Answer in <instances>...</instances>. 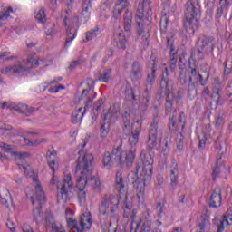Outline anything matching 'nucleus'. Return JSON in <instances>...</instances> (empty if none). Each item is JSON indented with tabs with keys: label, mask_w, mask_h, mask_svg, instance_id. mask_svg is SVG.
Here are the masks:
<instances>
[{
	"label": "nucleus",
	"mask_w": 232,
	"mask_h": 232,
	"mask_svg": "<svg viewBox=\"0 0 232 232\" xmlns=\"http://www.w3.org/2000/svg\"><path fill=\"white\" fill-rule=\"evenodd\" d=\"M11 155H14V157H16V159H19L20 160L24 159L25 157H28L27 152L13 151V152H11Z\"/></svg>",
	"instance_id": "nucleus-49"
},
{
	"label": "nucleus",
	"mask_w": 232,
	"mask_h": 232,
	"mask_svg": "<svg viewBox=\"0 0 232 232\" xmlns=\"http://www.w3.org/2000/svg\"><path fill=\"white\" fill-rule=\"evenodd\" d=\"M39 67V60L35 58V54L31 55L27 58L25 63V66L23 65L21 62H17L12 66L5 67L2 72L3 73H14V75H24L26 72H30L31 68H38Z\"/></svg>",
	"instance_id": "nucleus-9"
},
{
	"label": "nucleus",
	"mask_w": 232,
	"mask_h": 232,
	"mask_svg": "<svg viewBox=\"0 0 232 232\" xmlns=\"http://www.w3.org/2000/svg\"><path fill=\"white\" fill-rule=\"evenodd\" d=\"M222 204V190L220 188H216L209 198V208H218Z\"/></svg>",
	"instance_id": "nucleus-15"
},
{
	"label": "nucleus",
	"mask_w": 232,
	"mask_h": 232,
	"mask_svg": "<svg viewBox=\"0 0 232 232\" xmlns=\"http://www.w3.org/2000/svg\"><path fill=\"white\" fill-rule=\"evenodd\" d=\"M118 47L121 48V50H126V39L120 40Z\"/></svg>",
	"instance_id": "nucleus-61"
},
{
	"label": "nucleus",
	"mask_w": 232,
	"mask_h": 232,
	"mask_svg": "<svg viewBox=\"0 0 232 232\" xmlns=\"http://www.w3.org/2000/svg\"><path fill=\"white\" fill-rule=\"evenodd\" d=\"M222 159V155H219V157L217 158L216 165L212 171V179L215 181L217 180V178H218V175L220 173V166H218V160Z\"/></svg>",
	"instance_id": "nucleus-35"
},
{
	"label": "nucleus",
	"mask_w": 232,
	"mask_h": 232,
	"mask_svg": "<svg viewBox=\"0 0 232 232\" xmlns=\"http://www.w3.org/2000/svg\"><path fill=\"white\" fill-rule=\"evenodd\" d=\"M102 162L103 166H109V168H111L115 164V160L110 151H106L103 154Z\"/></svg>",
	"instance_id": "nucleus-30"
},
{
	"label": "nucleus",
	"mask_w": 232,
	"mask_h": 232,
	"mask_svg": "<svg viewBox=\"0 0 232 232\" xmlns=\"http://www.w3.org/2000/svg\"><path fill=\"white\" fill-rule=\"evenodd\" d=\"M75 189L73 184L72 183V175L67 174L63 179V182L61 185L60 191L58 193L57 198L58 202H68V195Z\"/></svg>",
	"instance_id": "nucleus-11"
},
{
	"label": "nucleus",
	"mask_w": 232,
	"mask_h": 232,
	"mask_svg": "<svg viewBox=\"0 0 232 232\" xmlns=\"http://www.w3.org/2000/svg\"><path fill=\"white\" fill-rule=\"evenodd\" d=\"M118 209L119 198L113 194H105L100 205L99 213H101V215L109 213L110 221L107 227L108 232L117 231V224L119 222Z\"/></svg>",
	"instance_id": "nucleus-4"
},
{
	"label": "nucleus",
	"mask_w": 232,
	"mask_h": 232,
	"mask_svg": "<svg viewBox=\"0 0 232 232\" xmlns=\"http://www.w3.org/2000/svg\"><path fill=\"white\" fill-rule=\"evenodd\" d=\"M167 49L169 50L170 59H177L179 51L175 48V44H173V38L167 39Z\"/></svg>",
	"instance_id": "nucleus-29"
},
{
	"label": "nucleus",
	"mask_w": 232,
	"mask_h": 232,
	"mask_svg": "<svg viewBox=\"0 0 232 232\" xmlns=\"http://www.w3.org/2000/svg\"><path fill=\"white\" fill-rule=\"evenodd\" d=\"M203 73L205 75V80H204V75L198 74L199 82H200L201 86H206V81L209 80V72H203Z\"/></svg>",
	"instance_id": "nucleus-44"
},
{
	"label": "nucleus",
	"mask_w": 232,
	"mask_h": 232,
	"mask_svg": "<svg viewBox=\"0 0 232 232\" xmlns=\"http://www.w3.org/2000/svg\"><path fill=\"white\" fill-rule=\"evenodd\" d=\"M224 124V118L222 116H218L216 120V126H222Z\"/></svg>",
	"instance_id": "nucleus-63"
},
{
	"label": "nucleus",
	"mask_w": 232,
	"mask_h": 232,
	"mask_svg": "<svg viewBox=\"0 0 232 232\" xmlns=\"http://www.w3.org/2000/svg\"><path fill=\"white\" fill-rule=\"evenodd\" d=\"M130 0H117L113 10L112 19L119 21L121 15L123 14V30L130 34L131 32V24H133V12L130 9Z\"/></svg>",
	"instance_id": "nucleus-6"
},
{
	"label": "nucleus",
	"mask_w": 232,
	"mask_h": 232,
	"mask_svg": "<svg viewBox=\"0 0 232 232\" xmlns=\"http://www.w3.org/2000/svg\"><path fill=\"white\" fill-rule=\"evenodd\" d=\"M16 111L18 113L25 115V117H30V115H32L35 111V108L28 107V105L24 103H19L17 104Z\"/></svg>",
	"instance_id": "nucleus-23"
},
{
	"label": "nucleus",
	"mask_w": 232,
	"mask_h": 232,
	"mask_svg": "<svg viewBox=\"0 0 232 232\" xmlns=\"http://www.w3.org/2000/svg\"><path fill=\"white\" fill-rule=\"evenodd\" d=\"M170 189H175L177 188V185L179 184V163H177V160H172L170 164Z\"/></svg>",
	"instance_id": "nucleus-14"
},
{
	"label": "nucleus",
	"mask_w": 232,
	"mask_h": 232,
	"mask_svg": "<svg viewBox=\"0 0 232 232\" xmlns=\"http://www.w3.org/2000/svg\"><path fill=\"white\" fill-rule=\"evenodd\" d=\"M110 75H111V69H105L103 72L99 77L98 81H102L103 82H108L110 79Z\"/></svg>",
	"instance_id": "nucleus-39"
},
{
	"label": "nucleus",
	"mask_w": 232,
	"mask_h": 232,
	"mask_svg": "<svg viewBox=\"0 0 232 232\" xmlns=\"http://www.w3.org/2000/svg\"><path fill=\"white\" fill-rule=\"evenodd\" d=\"M79 192H78V198L80 200H84V198H86V191H84V188H78Z\"/></svg>",
	"instance_id": "nucleus-56"
},
{
	"label": "nucleus",
	"mask_w": 232,
	"mask_h": 232,
	"mask_svg": "<svg viewBox=\"0 0 232 232\" xmlns=\"http://www.w3.org/2000/svg\"><path fill=\"white\" fill-rule=\"evenodd\" d=\"M5 108H7V110H14V111H17V104H15V103L3 102L1 109L5 110Z\"/></svg>",
	"instance_id": "nucleus-41"
},
{
	"label": "nucleus",
	"mask_w": 232,
	"mask_h": 232,
	"mask_svg": "<svg viewBox=\"0 0 232 232\" xmlns=\"http://www.w3.org/2000/svg\"><path fill=\"white\" fill-rule=\"evenodd\" d=\"M165 114L169 115V131H171V133H173V131H177V128H179V125H177V110L172 106V111L168 113L165 108Z\"/></svg>",
	"instance_id": "nucleus-18"
},
{
	"label": "nucleus",
	"mask_w": 232,
	"mask_h": 232,
	"mask_svg": "<svg viewBox=\"0 0 232 232\" xmlns=\"http://www.w3.org/2000/svg\"><path fill=\"white\" fill-rule=\"evenodd\" d=\"M156 208L158 209V217L160 218H162V212L164 211V209L162 208V203L159 202Z\"/></svg>",
	"instance_id": "nucleus-57"
},
{
	"label": "nucleus",
	"mask_w": 232,
	"mask_h": 232,
	"mask_svg": "<svg viewBox=\"0 0 232 232\" xmlns=\"http://www.w3.org/2000/svg\"><path fill=\"white\" fill-rule=\"evenodd\" d=\"M141 230L150 232L151 231V222L150 220H145L141 226Z\"/></svg>",
	"instance_id": "nucleus-48"
},
{
	"label": "nucleus",
	"mask_w": 232,
	"mask_h": 232,
	"mask_svg": "<svg viewBox=\"0 0 232 232\" xmlns=\"http://www.w3.org/2000/svg\"><path fill=\"white\" fill-rule=\"evenodd\" d=\"M102 104H104V99L100 98L95 103L94 111L98 113H101V110H102Z\"/></svg>",
	"instance_id": "nucleus-45"
},
{
	"label": "nucleus",
	"mask_w": 232,
	"mask_h": 232,
	"mask_svg": "<svg viewBox=\"0 0 232 232\" xmlns=\"http://www.w3.org/2000/svg\"><path fill=\"white\" fill-rule=\"evenodd\" d=\"M178 68L181 73H183L184 70H186V63L182 62V58H179V63H178Z\"/></svg>",
	"instance_id": "nucleus-55"
},
{
	"label": "nucleus",
	"mask_w": 232,
	"mask_h": 232,
	"mask_svg": "<svg viewBox=\"0 0 232 232\" xmlns=\"http://www.w3.org/2000/svg\"><path fill=\"white\" fill-rule=\"evenodd\" d=\"M115 189L120 193V195H125L126 193V183H124L122 172L121 171L116 172Z\"/></svg>",
	"instance_id": "nucleus-17"
},
{
	"label": "nucleus",
	"mask_w": 232,
	"mask_h": 232,
	"mask_svg": "<svg viewBox=\"0 0 232 232\" xmlns=\"http://www.w3.org/2000/svg\"><path fill=\"white\" fill-rule=\"evenodd\" d=\"M135 157H137V148H130V150L125 153L124 159L121 158L120 163L121 168H131L133 162H135Z\"/></svg>",
	"instance_id": "nucleus-13"
},
{
	"label": "nucleus",
	"mask_w": 232,
	"mask_h": 232,
	"mask_svg": "<svg viewBox=\"0 0 232 232\" xmlns=\"http://www.w3.org/2000/svg\"><path fill=\"white\" fill-rule=\"evenodd\" d=\"M160 88L164 90L166 111L167 113H171L173 111V102H179L180 96L177 98L169 90V73H168V68H165L161 74Z\"/></svg>",
	"instance_id": "nucleus-7"
},
{
	"label": "nucleus",
	"mask_w": 232,
	"mask_h": 232,
	"mask_svg": "<svg viewBox=\"0 0 232 232\" xmlns=\"http://www.w3.org/2000/svg\"><path fill=\"white\" fill-rule=\"evenodd\" d=\"M169 66L171 72H175V70H177V58H170Z\"/></svg>",
	"instance_id": "nucleus-54"
},
{
	"label": "nucleus",
	"mask_w": 232,
	"mask_h": 232,
	"mask_svg": "<svg viewBox=\"0 0 232 232\" xmlns=\"http://www.w3.org/2000/svg\"><path fill=\"white\" fill-rule=\"evenodd\" d=\"M231 70H232V62L229 59H227L225 61V70H224L225 75H229V73H231Z\"/></svg>",
	"instance_id": "nucleus-43"
},
{
	"label": "nucleus",
	"mask_w": 232,
	"mask_h": 232,
	"mask_svg": "<svg viewBox=\"0 0 232 232\" xmlns=\"http://www.w3.org/2000/svg\"><path fill=\"white\" fill-rule=\"evenodd\" d=\"M150 99H151V92H150V89L146 87L143 91L140 105V109L143 111H146V110H148V106H150Z\"/></svg>",
	"instance_id": "nucleus-20"
},
{
	"label": "nucleus",
	"mask_w": 232,
	"mask_h": 232,
	"mask_svg": "<svg viewBox=\"0 0 232 232\" xmlns=\"http://www.w3.org/2000/svg\"><path fill=\"white\" fill-rule=\"evenodd\" d=\"M81 175L79 179L76 180V188L78 189H84L86 186H88V172L86 169H82L81 171Z\"/></svg>",
	"instance_id": "nucleus-22"
},
{
	"label": "nucleus",
	"mask_w": 232,
	"mask_h": 232,
	"mask_svg": "<svg viewBox=\"0 0 232 232\" xmlns=\"http://www.w3.org/2000/svg\"><path fill=\"white\" fill-rule=\"evenodd\" d=\"M100 132H101L102 139H105V137H107L108 133L110 132V123L109 122L102 123L100 128Z\"/></svg>",
	"instance_id": "nucleus-36"
},
{
	"label": "nucleus",
	"mask_w": 232,
	"mask_h": 232,
	"mask_svg": "<svg viewBox=\"0 0 232 232\" xmlns=\"http://www.w3.org/2000/svg\"><path fill=\"white\" fill-rule=\"evenodd\" d=\"M93 219H92V214L88 211L80 216V226L82 229H78V232H86L92 229Z\"/></svg>",
	"instance_id": "nucleus-12"
},
{
	"label": "nucleus",
	"mask_w": 232,
	"mask_h": 232,
	"mask_svg": "<svg viewBox=\"0 0 232 232\" xmlns=\"http://www.w3.org/2000/svg\"><path fill=\"white\" fill-rule=\"evenodd\" d=\"M224 222H227L228 226L232 224V212L227 211V215L223 216L222 219L218 223V232H224Z\"/></svg>",
	"instance_id": "nucleus-24"
},
{
	"label": "nucleus",
	"mask_w": 232,
	"mask_h": 232,
	"mask_svg": "<svg viewBox=\"0 0 232 232\" xmlns=\"http://www.w3.org/2000/svg\"><path fill=\"white\" fill-rule=\"evenodd\" d=\"M226 95L229 100V102H232V81L227 84L226 88Z\"/></svg>",
	"instance_id": "nucleus-46"
},
{
	"label": "nucleus",
	"mask_w": 232,
	"mask_h": 232,
	"mask_svg": "<svg viewBox=\"0 0 232 232\" xmlns=\"http://www.w3.org/2000/svg\"><path fill=\"white\" fill-rule=\"evenodd\" d=\"M169 23V20L168 19V14H163L160 21V28L161 34H166V32L168 30Z\"/></svg>",
	"instance_id": "nucleus-32"
},
{
	"label": "nucleus",
	"mask_w": 232,
	"mask_h": 232,
	"mask_svg": "<svg viewBox=\"0 0 232 232\" xmlns=\"http://www.w3.org/2000/svg\"><path fill=\"white\" fill-rule=\"evenodd\" d=\"M150 66L151 72L147 75V82L151 85L155 82V73H157V57L153 54L150 56Z\"/></svg>",
	"instance_id": "nucleus-16"
},
{
	"label": "nucleus",
	"mask_w": 232,
	"mask_h": 232,
	"mask_svg": "<svg viewBox=\"0 0 232 232\" xmlns=\"http://www.w3.org/2000/svg\"><path fill=\"white\" fill-rule=\"evenodd\" d=\"M150 5V0H140L139 2L136 14L137 34L139 37H140L144 32V17L148 19V17H150L153 14Z\"/></svg>",
	"instance_id": "nucleus-8"
},
{
	"label": "nucleus",
	"mask_w": 232,
	"mask_h": 232,
	"mask_svg": "<svg viewBox=\"0 0 232 232\" xmlns=\"http://www.w3.org/2000/svg\"><path fill=\"white\" fill-rule=\"evenodd\" d=\"M47 164L50 168V169H52L53 171V178L51 179V184H55V160H53L52 161H50V160H47Z\"/></svg>",
	"instance_id": "nucleus-40"
},
{
	"label": "nucleus",
	"mask_w": 232,
	"mask_h": 232,
	"mask_svg": "<svg viewBox=\"0 0 232 232\" xmlns=\"http://www.w3.org/2000/svg\"><path fill=\"white\" fill-rule=\"evenodd\" d=\"M90 8H92V0H84L82 4V18L83 19V24H86L90 19Z\"/></svg>",
	"instance_id": "nucleus-19"
},
{
	"label": "nucleus",
	"mask_w": 232,
	"mask_h": 232,
	"mask_svg": "<svg viewBox=\"0 0 232 232\" xmlns=\"http://www.w3.org/2000/svg\"><path fill=\"white\" fill-rule=\"evenodd\" d=\"M109 110L111 111L113 119H117L121 114L119 109H117L116 107H111Z\"/></svg>",
	"instance_id": "nucleus-52"
},
{
	"label": "nucleus",
	"mask_w": 232,
	"mask_h": 232,
	"mask_svg": "<svg viewBox=\"0 0 232 232\" xmlns=\"http://www.w3.org/2000/svg\"><path fill=\"white\" fill-rule=\"evenodd\" d=\"M97 32H99V30H91L87 32L86 33L87 41H92V39L97 37Z\"/></svg>",
	"instance_id": "nucleus-47"
},
{
	"label": "nucleus",
	"mask_w": 232,
	"mask_h": 232,
	"mask_svg": "<svg viewBox=\"0 0 232 232\" xmlns=\"http://www.w3.org/2000/svg\"><path fill=\"white\" fill-rule=\"evenodd\" d=\"M131 73L134 79H140V75L142 74V65L139 61H134L132 63Z\"/></svg>",
	"instance_id": "nucleus-28"
},
{
	"label": "nucleus",
	"mask_w": 232,
	"mask_h": 232,
	"mask_svg": "<svg viewBox=\"0 0 232 232\" xmlns=\"http://www.w3.org/2000/svg\"><path fill=\"white\" fill-rule=\"evenodd\" d=\"M111 155L115 163L121 166V162L122 160V140H121L120 144L117 147H114L112 149Z\"/></svg>",
	"instance_id": "nucleus-21"
},
{
	"label": "nucleus",
	"mask_w": 232,
	"mask_h": 232,
	"mask_svg": "<svg viewBox=\"0 0 232 232\" xmlns=\"http://www.w3.org/2000/svg\"><path fill=\"white\" fill-rule=\"evenodd\" d=\"M128 197H125V201L123 203V217L125 218H129L130 215H131V208H133V205L131 203L128 202Z\"/></svg>",
	"instance_id": "nucleus-33"
},
{
	"label": "nucleus",
	"mask_w": 232,
	"mask_h": 232,
	"mask_svg": "<svg viewBox=\"0 0 232 232\" xmlns=\"http://www.w3.org/2000/svg\"><path fill=\"white\" fill-rule=\"evenodd\" d=\"M45 222H46V226H50L53 222V216L50 214H46Z\"/></svg>",
	"instance_id": "nucleus-59"
},
{
	"label": "nucleus",
	"mask_w": 232,
	"mask_h": 232,
	"mask_svg": "<svg viewBox=\"0 0 232 232\" xmlns=\"http://www.w3.org/2000/svg\"><path fill=\"white\" fill-rule=\"evenodd\" d=\"M35 19L36 21H38V23H42V24L46 23V14L44 13V8H41L38 11V13L35 15Z\"/></svg>",
	"instance_id": "nucleus-38"
},
{
	"label": "nucleus",
	"mask_w": 232,
	"mask_h": 232,
	"mask_svg": "<svg viewBox=\"0 0 232 232\" xmlns=\"http://www.w3.org/2000/svg\"><path fill=\"white\" fill-rule=\"evenodd\" d=\"M140 136V129L133 130L129 137V144L131 148H135L139 144V137Z\"/></svg>",
	"instance_id": "nucleus-26"
},
{
	"label": "nucleus",
	"mask_w": 232,
	"mask_h": 232,
	"mask_svg": "<svg viewBox=\"0 0 232 232\" xmlns=\"http://www.w3.org/2000/svg\"><path fill=\"white\" fill-rule=\"evenodd\" d=\"M150 31H147L146 33L143 34L142 35V41H143V44L144 46H150Z\"/></svg>",
	"instance_id": "nucleus-50"
},
{
	"label": "nucleus",
	"mask_w": 232,
	"mask_h": 232,
	"mask_svg": "<svg viewBox=\"0 0 232 232\" xmlns=\"http://www.w3.org/2000/svg\"><path fill=\"white\" fill-rule=\"evenodd\" d=\"M225 6L224 5H221L220 7L218 8L217 10V18L218 19H220V17H222V15L224 14V8Z\"/></svg>",
	"instance_id": "nucleus-58"
},
{
	"label": "nucleus",
	"mask_w": 232,
	"mask_h": 232,
	"mask_svg": "<svg viewBox=\"0 0 232 232\" xmlns=\"http://www.w3.org/2000/svg\"><path fill=\"white\" fill-rule=\"evenodd\" d=\"M66 34L67 37L65 40V48H68V44H70V43H72V41H73V39H75V37L77 36V30L72 25L67 26Z\"/></svg>",
	"instance_id": "nucleus-25"
},
{
	"label": "nucleus",
	"mask_w": 232,
	"mask_h": 232,
	"mask_svg": "<svg viewBox=\"0 0 232 232\" xmlns=\"http://www.w3.org/2000/svg\"><path fill=\"white\" fill-rule=\"evenodd\" d=\"M84 113H86L85 111H83L82 113L79 114V112H72V122L73 124H77V122H79V121H82V118L84 117Z\"/></svg>",
	"instance_id": "nucleus-42"
},
{
	"label": "nucleus",
	"mask_w": 232,
	"mask_h": 232,
	"mask_svg": "<svg viewBox=\"0 0 232 232\" xmlns=\"http://www.w3.org/2000/svg\"><path fill=\"white\" fill-rule=\"evenodd\" d=\"M211 97L216 103V108L220 104V99H222V96L220 95V89L214 88L212 91Z\"/></svg>",
	"instance_id": "nucleus-34"
},
{
	"label": "nucleus",
	"mask_w": 232,
	"mask_h": 232,
	"mask_svg": "<svg viewBox=\"0 0 232 232\" xmlns=\"http://www.w3.org/2000/svg\"><path fill=\"white\" fill-rule=\"evenodd\" d=\"M92 102H93V100L91 98H88L87 102H85V107H84L83 112L86 113V110H88V108H91Z\"/></svg>",
	"instance_id": "nucleus-62"
},
{
	"label": "nucleus",
	"mask_w": 232,
	"mask_h": 232,
	"mask_svg": "<svg viewBox=\"0 0 232 232\" xmlns=\"http://www.w3.org/2000/svg\"><path fill=\"white\" fill-rule=\"evenodd\" d=\"M113 119V115L111 114V111L109 109L107 112L103 113V121H111Z\"/></svg>",
	"instance_id": "nucleus-53"
},
{
	"label": "nucleus",
	"mask_w": 232,
	"mask_h": 232,
	"mask_svg": "<svg viewBox=\"0 0 232 232\" xmlns=\"http://www.w3.org/2000/svg\"><path fill=\"white\" fill-rule=\"evenodd\" d=\"M67 227H69V229H74L73 232H78V229H82L79 227V223L77 222V220L73 218L67 219Z\"/></svg>",
	"instance_id": "nucleus-37"
},
{
	"label": "nucleus",
	"mask_w": 232,
	"mask_h": 232,
	"mask_svg": "<svg viewBox=\"0 0 232 232\" xmlns=\"http://www.w3.org/2000/svg\"><path fill=\"white\" fill-rule=\"evenodd\" d=\"M184 15V30L188 34L195 35V32L200 28V23L198 22V16L200 15V4H198V0H188L185 4Z\"/></svg>",
	"instance_id": "nucleus-5"
},
{
	"label": "nucleus",
	"mask_w": 232,
	"mask_h": 232,
	"mask_svg": "<svg viewBox=\"0 0 232 232\" xmlns=\"http://www.w3.org/2000/svg\"><path fill=\"white\" fill-rule=\"evenodd\" d=\"M121 119H122V130H127V128H130V125L131 124V115H130V112L128 111H124L121 113Z\"/></svg>",
	"instance_id": "nucleus-31"
},
{
	"label": "nucleus",
	"mask_w": 232,
	"mask_h": 232,
	"mask_svg": "<svg viewBox=\"0 0 232 232\" xmlns=\"http://www.w3.org/2000/svg\"><path fill=\"white\" fill-rule=\"evenodd\" d=\"M179 82L181 86L186 85V83L188 82V77L182 72H179Z\"/></svg>",
	"instance_id": "nucleus-51"
},
{
	"label": "nucleus",
	"mask_w": 232,
	"mask_h": 232,
	"mask_svg": "<svg viewBox=\"0 0 232 232\" xmlns=\"http://www.w3.org/2000/svg\"><path fill=\"white\" fill-rule=\"evenodd\" d=\"M188 97L190 100H193L195 97H197V86L193 82V78L191 76L188 78Z\"/></svg>",
	"instance_id": "nucleus-27"
},
{
	"label": "nucleus",
	"mask_w": 232,
	"mask_h": 232,
	"mask_svg": "<svg viewBox=\"0 0 232 232\" xmlns=\"http://www.w3.org/2000/svg\"><path fill=\"white\" fill-rule=\"evenodd\" d=\"M78 155V163L76 165L75 173L85 169V171H87L88 186H90L93 191L99 193V191H101V186H102V183L101 182L99 177L92 175V173H93V169H92V164H93V155L91 153H84L82 150H79Z\"/></svg>",
	"instance_id": "nucleus-3"
},
{
	"label": "nucleus",
	"mask_w": 232,
	"mask_h": 232,
	"mask_svg": "<svg viewBox=\"0 0 232 232\" xmlns=\"http://www.w3.org/2000/svg\"><path fill=\"white\" fill-rule=\"evenodd\" d=\"M36 192L34 194L35 200L34 199V196L31 197L32 204L33 206L37 205L35 208L33 209L34 217L35 219V222L39 224V222H43L44 220V214L41 209H43V203L44 200H46V198L44 197V191H43V188L41 187V184H37L35 186Z\"/></svg>",
	"instance_id": "nucleus-10"
},
{
	"label": "nucleus",
	"mask_w": 232,
	"mask_h": 232,
	"mask_svg": "<svg viewBox=\"0 0 232 232\" xmlns=\"http://www.w3.org/2000/svg\"><path fill=\"white\" fill-rule=\"evenodd\" d=\"M215 38L213 36L201 35L198 37L196 46L191 49V54L188 59V70L190 77H197V59L198 61L204 60L205 55L213 53L215 50Z\"/></svg>",
	"instance_id": "nucleus-2"
},
{
	"label": "nucleus",
	"mask_w": 232,
	"mask_h": 232,
	"mask_svg": "<svg viewBox=\"0 0 232 232\" xmlns=\"http://www.w3.org/2000/svg\"><path fill=\"white\" fill-rule=\"evenodd\" d=\"M49 227H52L53 231H56V232L64 231V230H59L60 229L59 226H57V224H55V222H53V221Z\"/></svg>",
	"instance_id": "nucleus-64"
},
{
	"label": "nucleus",
	"mask_w": 232,
	"mask_h": 232,
	"mask_svg": "<svg viewBox=\"0 0 232 232\" xmlns=\"http://www.w3.org/2000/svg\"><path fill=\"white\" fill-rule=\"evenodd\" d=\"M79 64H81V60L72 61L70 63L69 69L73 70V68H75L76 66H79Z\"/></svg>",
	"instance_id": "nucleus-60"
},
{
	"label": "nucleus",
	"mask_w": 232,
	"mask_h": 232,
	"mask_svg": "<svg viewBox=\"0 0 232 232\" xmlns=\"http://www.w3.org/2000/svg\"><path fill=\"white\" fill-rule=\"evenodd\" d=\"M157 135H159V117L155 116L153 122L149 127V136L146 141V150H141L140 155V160L142 162V170L140 176L137 175L139 173V169H140V166L136 167L135 172H130V182L133 184L134 188H136L138 193V197L144 195L146 184H150L151 182V175H153V155H151V151L153 150L159 149V141H157Z\"/></svg>",
	"instance_id": "nucleus-1"
}]
</instances>
